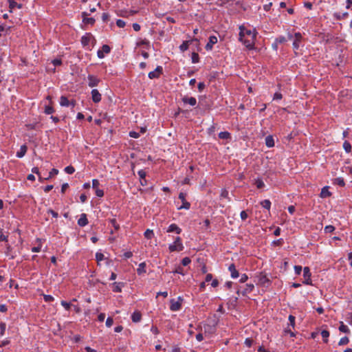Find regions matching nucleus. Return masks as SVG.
Instances as JSON below:
<instances>
[{
  "label": "nucleus",
  "instance_id": "obj_16",
  "mask_svg": "<svg viewBox=\"0 0 352 352\" xmlns=\"http://www.w3.org/2000/svg\"><path fill=\"white\" fill-rule=\"evenodd\" d=\"M228 270L230 272V274H231V277L232 278H236L239 276V272L236 270V267H235V265L234 263H232L229 267H228Z\"/></svg>",
  "mask_w": 352,
  "mask_h": 352
},
{
  "label": "nucleus",
  "instance_id": "obj_63",
  "mask_svg": "<svg viewBox=\"0 0 352 352\" xmlns=\"http://www.w3.org/2000/svg\"><path fill=\"white\" fill-rule=\"evenodd\" d=\"M129 136L133 138H138L140 136V134L135 131H131L129 133Z\"/></svg>",
  "mask_w": 352,
  "mask_h": 352
},
{
  "label": "nucleus",
  "instance_id": "obj_34",
  "mask_svg": "<svg viewBox=\"0 0 352 352\" xmlns=\"http://www.w3.org/2000/svg\"><path fill=\"white\" fill-rule=\"evenodd\" d=\"M138 175L140 176V182H141L142 185H144V184L142 183V180H145L146 175V172L144 170H140L138 171Z\"/></svg>",
  "mask_w": 352,
  "mask_h": 352
},
{
  "label": "nucleus",
  "instance_id": "obj_49",
  "mask_svg": "<svg viewBox=\"0 0 352 352\" xmlns=\"http://www.w3.org/2000/svg\"><path fill=\"white\" fill-rule=\"evenodd\" d=\"M191 262V260L189 257H184L182 260V264L184 265V266H186L188 265V264H190Z\"/></svg>",
  "mask_w": 352,
  "mask_h": 352
},
{
  "label": "nucleus",
  "instance_id": "obj_14",
  "mask_svg": "<svg viewBox=\"0 0 352 352\" xmlns=\"http://www.w3.org/2000/svg\"><path fill=\"white\" fill-rule=\"evenodd\" d=\"M217 43V38L215 36H210L209 37V41L206 45L207 50H210L212 48L213 45Z\"/></svg>",
  "mask_w": 352,
  "mask_h": 352
},
{
  "label": "nucleus",
  "instance_id": "obj_53",
  "mask_svg": "<svg viewBox=\"0 0 352 352\" xmlns=\"http://www.w3.org/2000/svg\"><path fill=\"white\" fill-rule=\"evenodd\" d=\"M125 22L123 21V20H121V19H118L116 21V25L119 27V28H124L125 26Z\"/></svg>",
  "mask_w": 352,
  "mask_h": 352
},
{
  "label": "nucleus",
  "instance_id": "obj_62",
  "mask_svg": "<svg viewBox=\"0 0 352 352\" xmlns=\"http://www.w3.org/2000/svg\"><path fill=\"white\" fill-rule=\"evenodd\" d=\"M240 216H241V219L243 221L246 220V219L248 217L247 212L245 210H243L241 212Z\"/></svg>",
  "mask_w": 352,
  "mask_h": 352
},
{
  "label": "nucleus",
  "instance_id": "obj_31",
  "mask_svg": "<svg viewBox=\"0 0 352 352\" xmlns=\"http://www.w3.org/2000/svg\"><path fill=\"white\" fill-rule=\"evenodd\" d=\"M343 148H344V149L345 150V151L346 153H351V152L352 147H351V145L349 142L345 141L343 143Z\"/></svg>",
  "mask_w": 352,
  "mask_h": 352
},
{
  "label": "nucleus",
  "instance_id": "obj_7",
  "mask_svg": "<svg viewBox=\"0 0 352 352\" xmlns=\"http://www.w3.org/2000/svg\"><path fill=\"white\" fill-rule=\"evenodd\" d=\"M91 39L94 41H96L91 33H87L85 35L82 36L81 38V43L83 47L88 46Z\"/></svg>",
  "mask_w": 352,
  "mask_h": 352
},
{
  "label": "nucleus",
  "instance_id": "obj_22",
  "mask_svg": "<svg viewBox=\"0 0 352 352\" xmlns=\"http://www.w3.org/2000/svg\"><path fill=\"white\" fill-rule=\"evenodd\" d=\"M331 195V192H329L328 186H324L322 188L320 195V197L326 198V197H330Z\"/></svg>",
  "mask_w": 352,
  "mask_h": 352
},
{
  "label": "nucleus",
  "instance_id": "obj_9",
  "mask_svg": "<svg viewBox=\"0 0 352 352\" xmlns=\"http://www.w3.org/2000/svg\"><path fill=\"white\" fill-rule=\"evenodd\" d=\"M163 69L162 66H157L155 71L148 73V78L150 79L158 78L162 73Z\"/></svg>",
  "mask_w": 352,
  "mask_h": 352
},
{
  "label": "nucleus",
  "instance_id": "obj_32",
  "mask_svg": "<svg viewBox=\"0 0 352 352\" xmlns=\"http://www.w3.org/2000/svg\"><path fill=\"white\" fill-rule=\"evenodd\" d=\"M255 185L256 186V188L258 189H261L265 186V184L263 182L261 179H256L254 182Z\"/></svg>",
  "mask_w": 352,
  "mask_h": 352
},
{
  "label": "nucleus",
  "instance_id": "obj_48",
  "mask_svg": "<svg viewBox=\"0 0 352 352\" xmlns=\"http://www.w3.org/2000/svg\"><path fill=\"white\" fill-rule=\"evenodd\" d=\"M96 258L98 262L102 261L104 258V256L101 252H97L96 254Z\"/></svg>",
  "mask_w": 352,
  "mask_h": 352
},
{
  "label": "nucleus",
  "instance_id": "obj_6",
  "mask_svg": "<svg viewBox=\"0 0 352 352\" xmlns=\"http://www.w3.org/2000/svg\"><path fill=\"white\" fill-rule=\"evenodd\" d=\"M60 104L62 107H69L71 105L72 107H74L76 105V101H69L66 96H62L60 98Z\"/></svg>",
  "mask_w": 352,
  "mask_h": 352
},
{
  "label": "nucleus",
  "instance_id": "obj_27",
  "mask_svg": "<svg viewBox=\"0 0 352 352\" xmlns=\"http://www.w3.org/2000/svg\"><path fill=\"white\" fill-rule=\"evenodd\" d=\"M137 273L139 275L146 273V263L144 262L139 264L138 267L137 269Z\"/></svg>",
  "mask_w": 352,
  "mask_h": 352
},
{
  "label": "nucleus",
  "instance_id": "obj_36",
  "mask_svg": "<svg viewBox=\"0 0 352 352\" xmlns=\"http://www.w3.org/2000/svg\"><path fill=\"white\" fill-rule=\"evenodd\" d=\"M58 170L56 168H52L51 171L49 173V175L47 177H45V179H49L50 178L54 177V175H58Z\"/></svg>",
  "mask_w": 352,
  "mask_h": 352
},
{
  "label": "nucleus",
  "instance_id": "obj_52",
  "mask_svg": "<svg viewBox=\"0 0 352 352\" xmlns=\"http://www.w3.org/2000/svg\"><path fill=\"white\" fill-rule=\"evenodd\" d=\"M113 323V320L112 318L111 317H108L107 320H106V326L108 327H110L112 326Z\"/></svg>",
  "mask_w": 352,
  "mask_h": 352
},
{
  "label": "nucleus",
  "instance_id": "obj_30",
  "mask_svg": "<svg viewBox=\"0 0 352 352\" xmlns=\"http://www.w3.org/2000/svg\"><path fill=\"white\" fill-rule=\"evenodd\" d=\"M339 330L341 332H343V333H350L349 329L348 328V327L346 325H345L343 323V322H340V326L339 327Z\"/></svg>",
  "mask_w": 352,
  "mask_h": 352
},
{
  "label": "nucleus",
  "instance_id": "obj_19",
  "mask_svg": "<svg viewBox=\"0 0 352 352\" xmlns=\"http://www.w3.org/2000/svg\"><path fill=\"white\" fill-rule=\"evenodd\" d=\"M113 292H122V288L124 286V283H113Z\"/></svg>",
  "mask_w": 352,
  "mask_h": 352
},
{
  "label": "nucleus",
  "instance_id": "obj_33",
  "mask_svg": "<svg viewBox=\"0 0 352 352\" xmlns=\"http://www.w3.org/2000/svg\"><path fill=\"white\" fill-rule=\"evenodd\" d=\"M321 335L323 338V341L325 343L328 342V337L329 336V331L327 330H322L321 332Z\"/></svg>",
  "mask_w": 352,
  "mask_h": 352
},
{
  "label": "nucleus",
  "instance_id": "obj_46",
  "mask_svg": "<svg viewBox=\"0 0 352 352\" xmlns=\"http://www.w3.org/2000/svg\"><path fill=\"white\" fill-rule=\"evenodd\" d=\"M110 223H111V225L113 226V228H115V230H119V228H120V226H119V224L117 223V221H116V219H110Z\"/></svg>",
  "mask_w": 352,
  "mask_h": 352
},
{
  "label": "nucleus",
  "instance_id": "obj_44",
  "mask_svg": "<svg viewBox=\"0 0 352 352\" xmlns=\"http://www.w3.org/2000/svg\"><path fill=\"white\" fill-rule=\"evenodd\" d=\"M43 299L47 302H52L54 300L52 296L47 294H43Z\"/></svg>",
  "mask_w": 352,
  "mask_h": 352
},
{
  "label": "nucleus",
  "instance_id": "obj_57",
  "mask_svg": "<svg viewBox=\"0 0 352 352\" xmlns=\"http://www.w3.org/2000/svg\"><path fill=\"white\" fill-rule=\"evenodd\" d=\"M252 343H253V340L251 338H246L245 340V344L248 347H250L252 345Z\"/></svg>",
  "mask_w": 352,
  "mask_h": 352
},
{
  "label": "nucleus",
  "instance_id": "obj_12",
  "mask_svg": "<svg viewBox=\"0 0 352 352\" xmlns=\"http://www.w3.org/2000/svg\"><path fill=\"white\" fill-rule=\"evenodd\" d=\"M91 94V99L94 103H98V102H100L102 96L98 89H92Z\"/></svg>",
  "mask_w": 352,
  "mask_h": 352
},
{
  "label": "nucleus",
  "instance_id": "obj_35",
  "mask_svg": "<svg viewBox=\"0 0 352 352\" xmlns=\"http://www.w3.org/2000/svg\"><path fill=\"white\" fill-rule=\"evenodd\" d=\"M261 204L264 208L267 209V210H270V206H271V202L268 199H265V200L261 201Z\"/></svg>",
  "mask_w": 352,
  "mask_h": 352
},
{
  "label": "nucleus",
  "instance_id": "obj_47",
  "mask_svg": "<svg viewBox=\"0 0 352 352\" xmlns=\"http://www.w3.org/2000/svg\"><path fill=\"white\" fill-rule=\"evenodd\" d=\"M65 171L67 174H72V173H74L75 168L72 166H68L65 168Z\"/></svg>",
  "mask_w": 352,
  "mask_h": 352
},
{
  "label": "nucleus",
  "instance_id": "obj_20",
  "mask_svg": "<svg viewBox=\"0 0 352 352\" xmlns=\"http://www.w3.org/2000/svg\"><path fill=\"white\" fill-rule=\"evenodd\" d=\"M142 319V314L139 311H135L131 316V320L133 322H138Z\"/></svg>",
  "mask_w": 352,
  "mask_h": 352
},
{
  "label": "nucleus",
  "instance_id": "obj_58",
  "mask_svg": "<svg viewBox=\"0 0 352 352\" xmlns=\"http://www.w3.org/2000/svg\"><path fill=\"white\" fill-rule=\"evenodd\" d=\"M100 183L99 181L96 179H94L92 180V187L94 189L98 188V186H99Z\"/></svg>",
  "mask_w": 352,
  "mask_h": 352
},
{
  "label": "nucleus",
  "instance_id": "obj_5",
  "mask_svg": "<svg viewBox=\"0 0 352 352\" xmlns=\"http://www.w3.org/2000/svg\"><path fill=\"white\" fill-rule=\"evenodd\" d=\"M186 194L181 192L179 194V199L182 201V205L179 207L178 209H186L188 210L190 208V204L186 200Z\"/></svg>",
  "mask_w": 352,
  "mask_h": 352
},
{
  "label": "nucleus",
  "instance_id": "obj_15",
  "mask_svg": "<svg viewBox=\"0 0 352 352\" xmlns=\"http://www.w3.org/2000/svg\"><path fill=\"white\" fill-rule=\"evenodd\" d=\"M88 15H89V14H87L85 12H83L82 13V16L83 17V19H82L83 23L85 24L94 25L95 23L96 20L92 17H90V18L87 17Z\"/></svg>",
  "mask_w": 352,
  "mask_h": 352
},
{
  "label": "nucleus",
  "instance_id": "obj_21",
  "mask_svg": "<svg viewBox=\"0 0 352 352\" xmlns=\"http://www.w3.org/2000/svg\"><path fill=\"white\" fill-rule=\"evenodd\" d=\"M167 232H175L177 234H180L181 232H182V229L180 228H179L176 224L173 223V224L169 226V227H168V228L167 230Z\"/></svg>",
  "mask_w": 352,
  "mask_h": 352
},
{
  "label": "nucleus",
  "instance_id": "obj_54",
  "mask_svg": "<svg viewBox=\"0 0 352 352\" xmlns=\"http://www.w3.org/2000/svg\"><path fill=\"white\" fill-rule=\"evenodd\" d=\"M60 303L67 310H69L71 307V304L65 300H62Z\"/></svg>",
  "mask_w": 352,
  "mask_h": 352
},
{
  "label": "nucleus",
  "instance_id": "obj_56",
  "mask_svg": "<svg viewBox=\"0 0 352 352\" xmlns=\"http://www.w3.org/2000/svg\"><path fill=\"white\" fill-rule=\"evenodd\" d=\"M173 273L180 274L184 275V269L181 266H178L175 270L173 272Z\"/></svg>",
  "mask_w": 352,
  "mask_h": 352
},
{
  "label": "nucleus",
  "instance_id": "obj_39",
  "mask_svg": "<svg viewBox=\"0 0 352 352\" xmlns=\"http://www.w3.org/2000/svg\"><path fill=\"white\" fill-rule=\"evenodd\" d=\"M145 238L148 239H150L153 237V230H149V229H147L145 232H144V234Z\"/></svg>",
  "mask_w": 352,
  "mask_h": 352
},
{
  "label": "nucleus",
  "instance_id": "obj_50",
  "mask_svg": "<svg viewBox=\"0 0 352 352\" xmlns=\"http://www.w3.org/2000/svg\"><path fill=\"white\" fill-rule=\"evenodd\" d=\"M104 54H109L111 48L108 45H103L101 50Z\"/></svg>",
  "mask_w": 352,
  "mask_h": 352
},
{
  "label": "nucleus",
  "instance_id": "obj_11",
  "mask_svg": "<svg viewBox=\"0 0 352 352\" xmlns=\"http://www.w3.org/2000/svg\"><path fill=\"white\" fill-rule=\"evenodd\" d=\"M302 39V36L300 32L295 33L294 41L293 42V47L294 49L298 50L299 48Z\"/></svg>",
  "mask_w": 352,
  "mask_h": 352
},
{
  "label": "nucleus",
  "instance_id": "obj_24",
  "mask_svg": "<svg viewBox=\"0 0 352 352\" xmlns=\"http://www.w3.org/2000/svg\"><path fill=\"white\" fill-rule=\"evenodd\" d=\"M348 15H349L348 12H344V13L335 12L333 14V17L336 20H342V19H346L348 16Z\"/></svg>",
  "mask_w": 352,
  "mask_h": 352
},
{
  "label": "nucleus",
  "instance_id": "obj_8",
  "mask_svg": "<svg viewBox=\"0 0 352 352\" xmlns=\"http://www.w3.org/2000/svg\"><path fill=\"white\" fill-rule=\"evenodd\" d=\"M88 80V85L90 87H94L98 86V83L100 82V80L94 75H89L87 76Z\"/></svg>",
  "mask_w": 352,
  "mask_h": 352
},
{
  "label": "nucleus",
  "instance_id": "obj_26",
  "mask_svg": "<svg viewBox=\"0 0 352 352\" xmlns=\"http://www.w3.org/2000/svg\"><path fill=\"white\" fill-rule=\"evenodd\" d=\"M9 3V8L10 9V12H12V10L14 9L15 7H17L18 8H22V4L17 3L15 0H8Z\"/></svg>",
  "mask_w": 352,
  "mask_h": 352
},
{
  "label": "nucleus",
  "instance_id": "obj_45",
  "mask_svg": "<svg viewBox=\"0 0 352 352\" xmlns=\"http://www.w3.org/2000/svg\"><path fill=\"white\" fill-rule=\"evenodd\" d=\"M334 230H335V228H334V226H331V225L327 226H325V228H324V232H325L326 233H331V232H333Z\"/></svg>",
  "mask_w": 352,
  "mask_h": 352
},
{
  "label": "nucleus",
  "instance_id": "obj_1",
  "mask_svg": "<svg viewBox=\"0 0 352 352\" xmlns=\"http://www.w3.org/2000/svg\"><path fill=\"white\" fill-rule=\"evenodd\" d=\"M239 29V40L248 50L254 49L256 33L252 32L243 25L240 26Z\"/></svg>",
  "mask_w": 352,
  "mask_h": 352
},
{
  "label": "nucleus",
  "instance_id": "obj_42",
  "mask_svg": "<svg viewBox=\"0 0 352 352\" xmlns=\"http://www.w3.org/2000/svg\"><path fill=\"white\" fill-rule=\"evenodd\" d=\"M6 329V324L5 322H0V336H3L5 334Z\"/></svg>",
  "mask_w": 352,
  "mask_h": 352
},
{
  "label": "nucleus",
  "instance_id": "obj_28",
  "mask_svg": "<svg viewBox=\"0 0 352 352\" xmlns=\"http://www.w3.org/2000/svg\"><path fill=\"white\" fill-rule=\"evenodd\" d=\"M219 138L222 140H228L231 138V135L228 131H222L219 133Z\"/></svg>",
  "mask_w": 352,
  "mask_h": 352
},
{
  "label": "nucleus",
  "instance_id": "obj_13",
  "mask_svg": "<svg viewBox=\"0 0 352 352\" xmlns=\"http://www.w3.org/2000/svg\"><path fill=\"white\" fill-rule=\"evenodd\" d=\"M181 307H182L181 302H179L178 301H175L174 299H172L170 300V309L171 311H178L181 309Z\"/></svg>",
  "mask_w": 352,
  "mask_h": 352
},
{
  "label": "nucleus",
  "instance_id": "obj_43",
  "mask_svg": "<svg viewBox=\"0 0 352 352\" xmlns=\"http://www.w3.org/2000/svg\"><path fill=\"white\" fill-rule=\"evenodd\" d=\"M247 288L243 292V295H245L246 293H250L251 292L253 289H254V285H247Z\"/></svg>",
  "mask_w": 352,
  "mask_h": 352
},
{
  "label": "nucleus",
  "instance_id": "obj_64",
  "mask_svg": "<svg viewBox=\"0 0 352 352\" xmlns=\"http://www.w3.org/2000/svg\"><path fill=\"white\" fill-rule=\"evenodd\" d=\"M221 197L223 198H228V191L226 189H223L221 192Z\"/></svg>",
  "mask_w": 352,
  "mask_h": 352
},
{
  "label": "nucleus",
  "instance_id": "obj_41",
  "mask_svg": "<svg viewBox=\"0 0 352 352\" xmlns=\"http://www.w3.org/2000/svg\"><path fill=\"white\" fill-rule=\"evenodd\" d=\"M288 319H289V322L288 325L291 326L292 328H294L295 327V319H296L295 316H294L292 315H289Z\"/></svg>",
  "mask_w": 352,
  "mask_h": 352
},
{
  "label": "nucleus",
  "instance_id": "obj_18",
  "mask_svg": "<svg viewBox=\"0 0 352 352\" xmlns=\"http://www.w3.org/2000/svg\"><path fill=\"white\" fill-rule=\"evenodd\" d=\"M78 224L81 227H84L88 224V219L86 214H81L80 219L78 220Z\"/></svg>",
  "mask_w": 352,
  "mask_h": 352
},
{
  "label": "nucleus",
  "instance_id": "obj_29",
  "mask_svg": "<svg viewBox=\"0 0 352 352\" xmlns=\"http://www.w3.org/2000/svg\"><path fill=\"white\" fill-rule=\"evenodd\" d=\"M333 184H337V185H338L340 186H342V187L345 186L344 180L342 177H337V178L334 179Z\"/></svg>",
  "mask_w": 352,
  "mask_h": 352
},
{
  "label": "nucleus",
  "instance_id": "obj_59",
  "mask_svg": "<svg viewBox=\"0 0 352 352\" xmlns=\"http://www.w3.org/2000/svg\"><path fill=\"white\" fill-rule=\"evenodd\" d=\"M52 63L55 67H56L62 64V61L60 59L56 58L52 60Z\"/></svg>",
  "mask_w": 352,
  "mask_h": 352
},
{
  "label": "nucleus",
  "instance_id": "obj_23",
  "mask_svg": "<svg viewBox=\"0 0 352 352\" xmlns=\"http://www.w3.org/2000/svg\"><path fill=\"white\" fill-rule=\"evenodd\" d=\"M27 150H28L27 146L25 144L22 145L20 148V150L16 153V157H18L19 158L23 157L25 155Z\"/></svg>",
  "mask_w": 352,
  "mask_h": 352
},
{
  "label": "nucleus",
  "instance_id": "obj_25",
  "mask_svg": "<svg viewBox=\"0 0 352 352\" xmlns=\"http://www.w3.org/2000/svg\"><path fill=\"white\" fill-rule=\"evenodd\" d=\"M265 144L269 148H272L274 146V138L272 135H267L265 138Z\"/></svg>",
  "mask_w": 352,
  "mask_h": 352
},
{
  "label": "nucleus",
  "instance_id": "obj_17",
  "mask_svg": "<svg viewBox=\"0 0 352 352\" xmlns=\"http://www.w3.org/2000/svg\"><path fill=\"white\" fill-rule=\"evenodd\" d=\"M182 100L184 103L189 104L191 106H195L197 104V100L194 97L184 96Z\"/></svg>",
  "mask_w": 352,
  "mask_h": 352
},
{
  "label": "nucleus",
  "instance_id": "obj_51",
  "mask_svg": "<svg viewBox=\"0 0 352 352\" xmlns=\"http://www.w3.org/2000/svg\"><path fill=\"white\" fill-rule=\"evenodd\" d=\"M302 268L300 265H295L294 266V271H295L296 274H297V275H300V273L302 272Z\"/></svg>",
  "mask_w": 352,
  "mask_h": 352
},
{
  "label": "nucleus",
  "instance_id": "obj_38",
  "mask_svg": "<svg viewBox=\"0 0 352 352\" xmlns=\"http://www.w3.org/2000/svg\"><path fill=\"white\" fill-rule=\"evenodd\" d=\"M55 111L54 109L52 106H45L44 112L46 114H52Z\"/></svg>",
  "mask_w": 352,
  "mask_h": 352
},
{
  "label": "nucleus",
  "instance_id": "obj_3",
  "mask_svg": "<svg viewBox=\"0 0 352 352\" xmlns=\"http://www.w3.org/2000/svg\"><path fill=\"white\" fill-rule=\"evenodd\" d=\"M258 284L263 287H268L271 284V280L267 277V274L261 272L257 276Z\"/></svg>",
  "mask_w": 352,
  "mask_h": 352
},
{
  "label": "nucleus",
  "instance_id": "obj_55",
  "mask_svg": "<svg viewBox=\"0 0 352 352\" xmlns=\"http://www.w3.org/2000/svg\"><path fill=\"white\" fill-rule=\"evenodd\" d=\"M95 190H96V195L97 197H102L104 196V192L102 190L99 189V188H96Z\"/></svg>",
  "mask_w": 352,
  "mask_h": 352
},
{
  "label": "nucleus",
  "instance_id": "obj_4",
  "mask_svg": "<svg viewBox=\"0 0 352 352\" xmlns=\"http://www.w3.org/2000/svg\"><path fill=\"white\" fill-rule=\"evenodd\" d=\"M311 274L309 267H305L303 268L304 280L302 281V283L305 285H311Z\"/></svg>",
  "mask_w": 352,
  "mask_h": 352
},
{
  "label": "nucleus",
  "instance_id": "obj_10",
  "mask_svg": "<svg viewBox=\"0 0 352 352\" xmlns=\"http://www.w3.org/2000/svg\"><path fill=\"white\" fill-rule=\"evenodd\" d=\"M195 43L196 45L199 44V41L197 38H194L190 41H186L182 43V44L179 46V49L182 52H185L188 49L189 45Z\"/></svg>",
  "mask_w": 352,
  "mask_h": 352
},
{
  "label": "nucleus",
  "instance_id": "obj_40",
  "mask_svg": "<svg viewBox=\"0 0 352 352\" xmlns=\"http://www.w3.org/2000/svg\"><path fill=\"white\" fill-rule=\"evenodd\" d=\"M191 58H192V62L193 63H197L199 61V56L197 52H192Z\"/></svg>",
  "mask_w": 352,
  "mask_h": 352
},
{
  "label": "nucleus",
  "instance_id": "obj_2",
  "mask_svg": "<svg viewBox=\"0 0 352 352\" xmlns=\"http://www.w3.org/2000/svg\"><path fill=\"white\" fill-rule=\"evenodd\" d=\"M170 252H180L183 250L184 246L182 239L179 236L176 237L173 244H170L168 247Z\"/></svg>",
  "mask_w": 352,
  "mask_h": 352
},
{
  "label": "nucleus",
  "instance_id": "obj_37",
  "mask_svg": "<svg viewBox=\"0 0 352 352\" xmlns=\"http://www.w3.org/2000/svg\"><path fill=\"white\" fill-rule=\"evenodd\" d=\"M349 342V339L348 337L346 336H344L343 338H342L339 342H338V344L340 346H342V345H345V344H347Z\"/></svg>",
  "mask_w": 352,
  "mask_h": 352
},
{
  "label": "nucleus",
  "instance_id": "obj_61",
  "mask_svg": "<svg viewBox=\"0 0 352 352\" xmlns=\"http://www.w3.org/2000/svg\"><path fill=\"white\" fill-rule=\"evenodd\" d=\"M47 213L48 214H51L52 215L53 217H55V218H57L58 217V212H55L54 210H53L52 209H49L47 210Z\"/></svg>",
  "mask_w": 352,
  "mask_h": 352
},
{
  "label": "nucleus",
  "instance_id": "obj_60",
  "mask_svg": "<svg viewBox=\"0 0 352 352\" xmlns=\"http://www.w3.org/2000/svg\"><path fill=\"white\" fill-rule=\"evenodd\" d=\"M109 15L108 13H106V12L102 13V20L104 22H107L108 20H109Z\"/></svg>",
  "mask_w": 352,
  "mask_h": 352
}]
</instances>
